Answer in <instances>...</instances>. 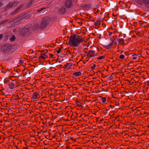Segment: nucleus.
<instances>
[{
    "label": "nucleus",
    "instance_id": "obj_20",
    "mask_svg": "<svg viewBox=\"0 0 149 149\" xmlns=\"http://www.w3.org/2000/svg\"><path fill=\"white\" fill-rule=\"evenodd\" d=\"M118 94V92L117 91H115L112 94V95L116 96Z\"/></svg>",
    "mask_w": 149,
    "mask_h": 149
},
{
    "label": "nucleus",
    "instance_id": "obj_18",
    "mask_svg": "<svg viewBox=\"0 0 149 149\" xmlns=\"http://www.w3.org/2000/svg\"><path fill=\"white\" fill-rule=\"evenodd\" d=\"M105 56L104 55H103L100 56L98 57L97 58V59L99 60H100L102 59H104L105 58Z\"/></svg>",
    "mask_w": 149,
    "mask_h": 149
},
{
    "label": "nucleus",
    "instance_id": "obj_27",
    "mask_svg": "<svg viewBox=\"0 0 149 149\" xmlns=\"http://www.w3.org/2000/svg\"><path fill=\"white\" fill-rule=\"evenodd\" d=\"M120 38H118V39H117V41H118V43H120Z\"/></svg>",
    "mask_w": 149,
    "mask_h": 149
},
{
    "label": "nucleus",
    "instance_id": "obj_11",
    "mask_svg": "<svg viewBox=\"0 0 149 149\" xmlns=\"http://www.w3.org/2000/svg\"><path fill=\"white\" fill-rule=\"evenodd\" d=\"M39 93V92L36 91L34 92L32 95V97L33 99H36L37 98V96Z\"/></svg>",
    "mask_w": 149,
    "mask_h": 149
},
{
    "label": "nucleus",
    "instance_id": "obj_38",
    "mask_svg": "<svg viewBox=\"0 0 149 149\" xmlns=\"http://www.w3.org/2000/svg\"><path fill=\"white\" fill-rule=\"evenodd\" d=\"M80 23H81L80 22H79V24H80Z\"/></svg>",
    "mask_w": 149,
    "mask_h": 149
},
{
    "label": "nucleus",
    "instance_id": "obj_17",
    "mask_svg": "<svg viewBox=\"0 0 149 149\" xmlns=\"http://www.w3.org/2000/svg\"><path fill=\"white\" fill-rule=\"evenodd\" d=\"M132 54V56H133L132 58V59L133 60H136L137 58V57L138 56V55L135 54Z\"/></svg>",
    "mask_w": 149,
    "mask_h": 149
},
{
    "label": "nucleus",
    "instance_id": "obj_9",
    "mask_svg": "<svg viewBox=\"0 0 149 149\" xmlns=\"http://www.w3.org/2000/svg\"><path fill=\"white\" fill-rule=\"evenodd\" d=\"M72 64L71 63H67L66 64L64 65V67L65 68L70 69L71 68V66H72Z\"/></svg>",
    "mask_w": 149,
    "mask_h": 149
},
{
    "label": "nucleus",
    "instance_id": "obj_19",
    "mask_svg": "<svg viewBox=\"0 0 149 149\" xmlns=\"http://www.w3.org/2000/svg\"><path fill=\"white\" fill-rule=\"evenodd\" d=\"M124 39L122 38H120V44L122 45H123L124 43Z\"/></svg>",
    "mask_w": 149,
    "mask_h": 149
},
{
    "label": "nucleus",
    "instance_id": "obj_21",
    "mask_svg": "<svg viewBox=\"0 0 149 149\" xmlns=\"http://www.w3.org/2000/svg\"><path fill=\"white\" fill-rule=\"evenodd\" d=\"M101 99L102 100V103H104L106 102V100L105 97H102Z\"/></svg>",
    "mask_w": 149,
    "mask_h": 149
},
{
    "label": "nucleus",
    "instance_id": "obj_25",
    "mask_svg": "<svg viewBox=\"0 0 149 149\" xmlns=\"http://www.w3.org/2000/svg\"><path fill=\"white\" fill-rule=\"evenodd\" d=\"M62 48L61 47L59 49L58 51H57V53H59L61 52V50Z\"/></svg>",
    "mask_w": 149,
    "mask_h": 149
},
{
    "label": "nucleus",
    "instance_id": "obj_22",
    "mask_svg": "<svg viewBox=\"0 0 149 149\" xmlns=\"http://www.w3.org/2000/svg\"><path fill=\"white\" fill-rule=\"evenodd\" d=\"M96 66V65L95 64H94L91 67V68L92 70L95 69Z\"/></svg>",
    "mask_w": 149,
    "mask_h": 149
},
{
    "label": "nucleus",
    "instance_id": "obj_6",
    "mask_svg": "<svg viewBox=\"0 0 149 149\" xmlns=\"http://www.w3.org/2000/svg\"><path fill=\"white\" fill-rule=\"evenodd\" d=\"M72 5V1L71 0H66L65 3V6L66 8H69Z\"/></svg>",
    "mask_w": 149,
    "mask_h": 149
},
{
    "label": "nucleus",
    "instance_id": "obj_34",
    "mask_svg": "<svg viewBox=\"0 0 149 149\" xmlns=\"http://www.w3.org/2000/svg\"><path fill=\"white\" fill-rule=\"evenodd\" d=\"M42 9H40L39 10V11H40V10H41Z\"/></svg>",
    "mask_w": 149,
    "mask_h": 149
},
{
    "label": "nucleus",
    "instance_id": "obj_28",
    "mask_svg": "<svg viewBox=\"0 0 149 149\" xmlns=\"http://www.w3.org/2000/svg\"><path fill=\"white\" fill-rule=\"evenodd\" d=\"M108 33L109 36H111L112 34V33L111 32H108Z\"/></svg>",
    "mask_w": 149,
    "mask_h": 149
},
{
    "label": "nucleus",
    "instance_id": "obj_2",
    "mask_svg": "<svg viewBox=\"0 0 149 149\" xmlns=\"http://www.w3.org/2000/svg\"><path fill=\"white\" fill-rule=\"evenodd\" d=\"M13 46L11 44H7L4 45L2 48V50L5 54L10 53L12 52V49Z\"/></svg>",
    "mask_w": 149,
    "mask_h": 149
},
{
    "label": "nucleus",
    "instance_id": "obj_8",
    "mask_svg": "<svg viewBox=\"0 0 149 149\" xmlns=\"http://www.w3.org/2000/svg\"><path fill=\"white\" fill-rule=\"evenodd\" d=\"M111 42H110L109 45H103L104 47L107 49H109L111 48L112 46L113 43V40L112 38L111 39Z\"/></svg>",
    "mask_w": 149,
    "mask_h": 149
},
{
    "label": "nucleus",
    "instance_id": "obj_10",
    "mask_svg": "<svg viewBox=\"0 0 149 149\" xmlns=\"http://www.w3.org/2000/svg\"><path fill=\"white\" fill-rule=\"evenodd\" d=\"M21 9V7H19L17 8L13 12L11 13L12 15H15L16 14L19 12H20V9Z\"/></svg>",
    "mask_w": 149,
    "mask_h": 149
},
{
    "label": "nucleus",
    "instance_id": "obj_14",
    "mask_svg": "<svg viewBox=\"0 0 149 149\" xmlns=\"http://www.w3.org/2000/svg\"><path fill=\"white\" fill-rule=\"evenodd\" d=\"M8 86L10 88L13 89L14 88L15 84L13 82H10L9 83Z\"/></svg>",
    "mask_w": 149,
    "mask_h": 149
},
{
    "label": "nucleus",
    "instance_id": "obj_26",
    "mask_svg": "<svg viewBox=\"0 0 149 149\" xmlns=\"http://www.w3.org/2000/svg\"><path fill=\"white\" fill-rule=\"evenodd\" d=\"M112 96L113 98H115V99H118V97H115L114 96V95H112Z\"/></svg>",
    "mask_w": 149,
    "mask_h": 149
},
{
    "label": "nucleus",
    "instance_id": "obj_37",
    "mask_svg": "<svg viewBox=\"0 0 149 149\" xmlns=\"http://www.w3.org/2000/svg\"><path fill=\"white\" fill-rule=\"evenodd\" d=\"M148 39L149 40V36H148Z\"/></svg>",
    "mask_w": 149,
    "mask_h": 149
},
{
    "label": "nucleus",
    "instance_id": "obj_33",
    "mask_svg": "<svg viewBox=\"0 0 149 149\" xmlns=\"http://www.w3.org/2000/svg\"><path fill=\"white\" fill-rule=\"evenodd\" d=\"M68 52L69 53H70L71 52H70V51H69Z\"/></svg>",
    "mask_w": 149,
    "mask_h": 149
},
{
    "label": "nucleus",
    "instance_id": "obj_5",
    "mask_svg": "<svg viewBox=\"0 0 149 149\" xmlns=\"http://www.w3.org/2000/svg\"><path fill=\"white\" fill-rule=\"evenodd\" d=\"M138 3L142 4L144 3H145L146 6H149V0H139L137 1Z\"/></svg>",
    "mask_w": 149,
    "mask_h": 149
},
{
    "label": "nucleus",
    "instance_id": "obj_29",
    "mask_svg": "<svg viewBox=\"0 0 149 149\" xmlns=\"http://www.w3.org/2000/svg\"><path fill=\"white\" fill-rule=\"evenodd\" d=\"M3 36V35L2 34H0V39H1Z\"/></svg>",
    "mask_w": 149,
    "mask_h": 149
},
{
    "label": "nucleus",
    "instance_id": "obj_13",
    "mask_svg": "<svg viewBox=\"0 0 149 149\" xmlns=\"http://www.w3.org/2000/svg\"><path fill=\"white\" fill-rule=\"evenodd\" d=\"M101 22L99 20H97L95 23V27L97 28L99 26Z\"/></svg>",
    "mask_w": 149,
    "mask_h": 149
},
{
    "label": "nucleus",
    "instance_id": "obj_35",
    "mask_svg": "<svg viewBox=\"0 0 149 149\" xmlns=\"http://www.w3.org/2000/svg\"><path fill=\"white\" fill-rule=\"evenodd\" d=\"M147 127H148V128H149V125H148V126H147Z\"/></svg>",
    "mask_w": 149,
    "mask_h": 149
},
{
    "label": "nucleus",
    "instance_id": "obj_3",
    "mask_svg": "<svg viewBox=\"0 0 149 149\" xmlns=\"http://www.w3.org/2000/svg\"><path fill=\"white\" fill-rule=\"evenodd\" d=\"M49 18L48 17H45L41 20V22L40 26V27L41 29H43L47 26V24L49 23V21L48 19Z\"/></svg>",
    "mask_w": 149,
    "mask_h": 149
},
{
    "label": "nucleus",
    "instance_id": "obj_24",
    "mask_svg": "<svg viewBox=\"0 0 149 149\" xmlns=\"http://www.w3.org/2000/svg\"><path fill=\"white\" fill-rule=\"evenodd\" d=\"M119 58L121 59H123L125 58L124 55L123 54H121L119 56Z\"/></svg>",
    "mask_w": 149,
    "mask_h": 149
},
{
    "label": "nucleus",
    "instance_id": "obj_7",
    "mask_svg": "<svg viewBox=\"0 0 149 149\" xmlns=\"http://www.w3.org/2000/svg\"><path fill=\"white\" fill-rule=\"evenodd\" d=\"M19 3V2H13L11 4H8L7 6L6 7V9L8 10L14 6H17Z\"/></svg>",
    "mask_w": 149,
    "mask_h": 149
},
{
    "label": "nucleus",
    "instance_id": "obj_16",
    "mask_svg": "<svg viewBox=\"0 0 149 149\" xmlns=\"http://www.w3.org/2000/svg\"><path fill=\"white\" fill-rule=\"evenodd\" d=\"M65 9L64 8H62L59 10V12L61 14H63L65 11Z\"/></svg>",
    "mask_w": 149,
    "mask_h": 149
},
{
    "label": "nucleus",
    "instance_id": "obj_30",
    "mask_svg": "<svg viewBox=\"0 0 149 149\" xmlns=\"http://www.w3.org/2000/svg\"><path fill=\"white\" fill-rule=\"evenodd\" d=\"M19 19V17H17V18H16L15 19H14L13 20H14V21H15L16 20L15 19Z\"/></svg>",
    "mask_w": 149,
    "mask_h": 149
},
{
    "label": "nucleus",
    "instance_id": "obj_1",
    "mask_svg": "<svg viewBox=\"0 0 149 149\" xmlns=\"http://www.w3.org/2000/svg\"><path fill=\"white\" fill-rule=\"evenodd\" d=\"M83 41V39L81 36L74 35L70 37L68 44L70 47H77L80 43Z\"/></svg>",
    "mask_w": 149,
    "mask_h": 149
},
{
    "label": "nucleus",
    "instance_id": "obj_31",
    "mask_svg": "<svg viewBox=\"0 0 149 149\" xmlns=\"http://www.w3.org/2000/svg\"><path fill=\"white\" fill-rule=\"evenodd\" d=\"M147 85L149 86V81L147 82Z\"/></svg>",
    "mask_w": 149,
    "mask_h": 149
},
{
    "label": "nucleus",
    "instance_id": "obj_32",
    "mask_svg": "<svg viewBox=\"0 0 149 149\" xmlns=\"http://www.w3.org/2000/svg\"><path fill=\"white\" fill-rule=\"evenodd\" d=\"M50 55L51 56V57H52L53 55L52 54H50Z\"/></svg>",
    "mask_w": 149,
    "mask_h": 149
},
{
    "label": "nucleus",
    "instance_id": "obj_12",
    "mask_svg": "<svg viewBox=\"0 0 149 149\" xmlns=\"http://www.w3.org/2000/svg\"><path fill=\"white\" fill-rule=\"evenodd\" d=\"M41 56L39 57V60H44L46 58H47V56L45 54H41Z\"/></svg>",
    "mask_w": 149,
    "mask_h": 149
},
{
    "label": "nucleus",
    "instance_id": "obj_15",
    "mask_svg": "<svg viewBox=\"0 0 149 149\" xmlns=\"http://www.w3.org/2000/svg\"><path fill=\"white\" fill-rule=\"evenodd\" d=\"M81 73L80 72H74L73 74V75L75 76L76 77H78L81 75Z\"/></svg>",
    "mask_w": 149,
    "mask_h": 149
},
{
    "label": "nucleus",
    "instance_id": "obj_23",
    "mask_svg": "<svg viewBox=\"0 0 149 149\" xmlns=\"http://www.w3.org/2000/svg\"><path fill=\"white\" fill-rule=\"evenodd\" d=\"M15 39V36H13L12 37V38L10 39V40L12 41H14Z\"/></svg>",
    "mask_w": 149,
    "mask_h": 149
},
{
    "label": "nucleus",
    "instance_id": "obj_4",
    "mask_svg": "<svg viewBox=\"0 0 149 149\" xmlns=\"http://www.w3.org/2000/svg\"><path fill=\"white\" fill-rule=\"evenodd\" d=\"M96 56H97V54H95L94 51L93 50H89L87 53V58L89 59L90 58H92Z\"/></svg>",
    "mask_w": 149,
    "mask_h": 149
},
{
    "label": "nucleus",
    "instance_id": "obj_36",
    "mask_svg": "<svg viewBox=\"0 0 149 149\" xmlns=\"http://www.w3.org/2000/svg\"><path fill=\"white\" fill-rule=\"evenodd\" d=\"M27 31H29V30L28 29H27Z\"/></svg>",
    "mask_w": 149,
    "mask_h": 149
}]
</instances>
